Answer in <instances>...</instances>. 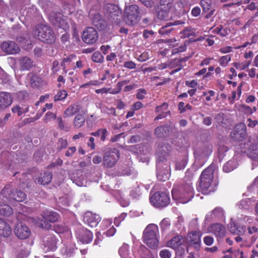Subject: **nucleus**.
Returning a JSON list of instances; mask_svg holds the SVG:
<instances>
[{
	"instance_id": "nucleus-1",
	"label": "nucleus",
	"mask_w": 258,
	"mask_h": 258,
	"mask_svg": "<svg viewBox=\"0 0 258 258\" xmlns=\"http://www.w3.org/2000/svg\"><path fill=\"white\" fill-rule=\"evenodd\" d=\"M166 146L158 148L157 151V177L159 180L165 181L170 176V162L167 159L168 155Z\"/></svg>"
},
{
	"instance_id": "nucleus-2",
	"label": "nucleus",
	"mask_w": 258,
	"mask_h": 258,
	"mask_svg": "<svg viewBox=\"0 0 258 258\" xmlns=\"http://www.w3.org/2000/svg\"><path fill=\"white\" fill-rule=\"evenodd\" d=\"M194 195V189L190 181L179 185H174L172 190V199L177 203L186 204Z\"/></svg>"
},
{
	"instance_id": "nucleus-3",
	"label": "nucleus",
	"mask_w": 258,
	"mask_h": 258,
	"mask_svg": "<svg viewBox=\"0 0 258 258\" xmlns=\"http://www.w3.org/2000/svg\"><path fill=\"white\" fill-rule=\"evenodd\" d=\"M215 165L211 164L201 173L199 188L204 194H209L215 190L216 183H213L214 172Z\"/></svg>"
},
{
	"instance_id": "nucleus-4",
	"label": "nucleus",
	"mask_w": 258,
	"mask_h": 258,
	"mask_svg": "<svg viewBox=\"0 0 258 258\" xmlns=\"http://www.w3.org/2000/svg\"><path fill=\"white\" fill-rule=\"evenodd\" d=\"M158 227L154 224L148 225L143 234V242L150 248L156 249L159 245Z\"/></svg>"
},
{
	"instance_id": "nucleus-5",
	"label": "nucleus",
	"mask_w": 258,
	"mask_h": 258,
	"mask_svg": "<svg viewBox=\"0 0 258 258\" xmlns=\"http://www.w3.org/2000/svg\"><path fill=\"white\" fill-rule=\"evenodd\" d=\"M33 34L34 37L48 44H52L55 40V36L52 29L45 24L37 25L33 30Z\"/></svg>"
},
{
	"instance_id": "nucleus-6",
	"label": "nucleus",
	"mask_w": 258,
	"mask_h": 258,
	"mask_svg": "<svg viewBox=\"0 0 258 258\" xmlns=\"http://www.w3.org/2000/svg\"><path fill=\"white\" fill-rule=\"evenodd\" d=\"M12 191L9 187H5L0 193V214L5 216H9L13 213L12 208L9 205L12 204L8 195Z\"/></svg>"
},
{
	"instance_id": "nucleus-7",
	"label": "nucleus",
	"mask_w": 258,
	"mask_h": 258,
	"mask_svg": "<svg viewBox=\"0 0 258 258\" xmlns=\"http://www.w3.org/2000/svg\"><path fill=\"white\" fill-rule=\"evenodd\" d=\"M151 204L156 208H162L166 207L170 203V198L165 192H157L151 196Z\"/></svg>"
},
{
	"instance_id": "nucleus-8",
	"label": "nucleus",
	"mask_w": 258,
	"mask_h": 258,
	"mask_svg": "<svg viewBox=\"0 0 258 258\" xmlns=\"http://www.w3.org/2000/svg\"><path fill=\"white\" fill-rule=\"evenodd\" d=\"M139 8L137 5H131L125 8L124 20L128 25H134L139 20Z\"/></svg>"
},
{
	"instance_id": "nucleus-9",
	"label": "nucleus",
	"mask_w": 258,
	"mask_h": 258,
	"mask_svg": "<svg viewBox=\"0 0 258 258\" xmlns=\"http://www.w3.org/2000/svg\"><path fill=\"white\" fill-rule=\"evenodd\" d=\"M173 0H160L158 9L157 17L160 20H164L167 18L171 9L173 7Z\"/></svg>"
},
{
	"instance_id": "nucleus-10",
	"label": "nucleus",
	"mask_w": 258,
	"mask_h": 258,
	"mask_svg": "<svg viewBox=\"0 0 258 258\" xmlns=\"http://www.w3.org/2000/svg\"><path fill=\"white\" fill-rule=\"evenodd\" d=\"M212 145L208 143L200 144L194 152L196 159L200 160L208 157L212 153Z\"/></svg>"
},
{
	"instance_id": "nucleus-11",
	"label": "nucleus",
	"mask_w": 258,
	"mask_h": 258,
	"mask_svg": "<svg viewBox=\"0 0 258 258\" xmlns=\"http://www.w3.org/2000/svg\"><path fill=\"white\" fill-rule=\"evenodd\" d=\"M119 152L116 149L106 152L103 158V164L106 167L113 166L119 158Z\"/></svg>"
},
{
	"instance_id": "nucleus-12",
	"label": "nucleus",
	"mask_w": 258,
	"mask_h": 258,
	"mask_svg": "<svg viewBox=\"0 0 258 258\" xmlns=\"http://www.w3.org/2000/svg\"><path fill=\"white\" fill-rule=\"evenodd\" d=\"M49 20L54 26L64 30H66L69 28L66 17L62 16L60 13L51 14Z\"/></svg>"
},
{
	"instance_id": "nucleus-13",
	"label": "nucleus",
	"mask_w": 258,
	"mask_h": 258,
	"mask_svg": "<svg viewBox=\"0 0 258 258\" xmlns=\"http://www.w3.org/2000/svg\"><path fill=\"white\" fill-rule=\"evenodd\" d=\"M98 33L96 30L92 27L86 28L83 32L82 40L84 42L89 44H94L98 39Z\"/></svg>"
},
{
	"instance_id": "nucleus-14",
	"label": "nucleus",
	"mask_w": 258,
	"mask_h": 258,
	"mask_svg": "<svg viewBox=\"0 0 258 258\" xmlns=\"http://www.w3.org/2000/svg\"><path fill=\"white\" fill-rule=\"evenodd\" d=\"M238 146L240 147V149H241L240 152L243 153L247 152L248 156L250 158L258 161V144H251L247 151H246V149L248 147V145H246L245 143H239Z\"/></svg>"
},
{
	"instance_id": "nucleus-15",
	"label": "nucleus",
	"mask_w": 258,
	"mask_h": 258,
	"mask_svg": "<svg viewBox=\"0 0 258 258\" xmlns=\"http://www.w3.org/2000/svg\"><path fill=\"white\" fill-rule=\"evenodd\" d=\"M14 233L18 238L22 239H26L31 234L29 227L21 223L17 224L14 229Z\"/></svg>"
},
{
	"instance_id": "nucleus-16",
	"label": "nucleus",
	"mask_w": 258,
	"mask_h": 258,
	"mask_svg": "<svg viewBox=\"0 0 258 258\" xmlns=\"http://www.w3.org/2000/svg\"><path fill=\"white\" fill-rule=\"evenodd\" d=\"M77 238L82 243L87 244L92 241L93 234L90 230L83 228L78 231Z\"/></svg>"
},
{
	"instance_id": "nucleus-17",
	"label": "nucleus",
	"mask_w": 258,
	"mask_h": 258,
	"mask_svg": "<svg viewBox=\"0 0 258 258\" xmlns=\"http://www.w3.org/2000/svg\"><path fill=\"white\" fill-rule=\"evenodd\" d=\"M85 223L91 227H96L100 221V217L98 215L93 214L90 212H86L83 216Z\"/></svg>"
},
{
	"instance_id": "nucleus-18",
	"label": "nucleus",
	"mask_w": 258,
	"mask_h": 258,
	"mask_svg": "<svg viewBox=\"0 0 258 258\" xmlns=\"http://www.w3.org/2000/svg\"><path fill=\"white\" fill-rule=\"evenodd\" d=\"M1 47L4 52L8 54H16L20 50L19 46L15 42L11 41L3 42Z\"/></svg>"
},
{
	"instance_id": "nucleus-19",
	"label": "nucleus",
	"mask_w": 258,
	"mask_h": 258,
	"mask_svg": "<svg viewBox=\"0 0 258 258\" xmlns=\"http://www.w3.org/2000/svg\"><path fill=\"white\" fill-rule=\"evenodd\" d=\"M202 233L200 231H192L188 234L187 237L190 242V244L193 245L195 248L198 250L201 247V237Z\"/></svg>"
},
{
	"instance_id": "nucleus-20",
	"label": "nucleus",
	"mask_w": 258,
	"mask_h": 258,
	"mask_svg": "<svg viewBox=\"0 0 258 258\" xmlns=\"http://www.w3.org/2000/svg\"><path fill=\"white\" fill-rule=\"evenodd\" d=\"M104 13L107 17L113 19H115L121 13V10L117 6L111 4H108L105 6Z\"/></svg>"
},
{
	"instance_id": "nucleus-21",
	"label": "nucleus",
	"mask_w": 258,
	"mask_h": 258,
	"mask_svg": "<svg viewBox=\"0 0 258 258\" xmlns=\"http://www.w3.org/2000/svg\"><path fill=\"white\" fill-rule=\"evenodd\" d=\"M5 187H9L12 191L10 192V195H8V198H10V202H12L13 204L15 202H22L26 198V195L24 192L21 190H14V189L10 185H7Z\"/></svg>"
},
{
	"instance_id": "nucleus-22",
	"label": "nucleus",
	"mask_w": 258,
	"mask_h": 258,
	"mask_svg": "<svg viewBox=\"0 0 258 258\" xmlns=\"http://www.w3.org/2000/svg\"><path fill=\"white\" fill-rule=\"evenodd\" d=\"M231 137L235 141L242 142L245 137L244 125H236L231 133Z\"/></svg>"
},
{
	"instance_id": "nucleus-23",
	"label": "nucleus",
	"mask_w": 258,
	"mask_h": 258,
	"mask_svg": "<svg viewBox=\"0 0 258 258\" xmlns=\"http://www.w3.org/2000/svg\"><path fill=\"white\" fill-rule=\"evenodd\" d=\"M209 230L217 237H223L225 233V227L219 223H215L211 225Z\"/></svg>"
},
{
	"instance_id": "nucleus-24",
	"label": "nucleus",
	"mask_w": 258,
	"mask_h": 258,
	"mask_svg": "<svg viewBox=\"0 0 258 258\" xmlns=\"http://www.w3.org/2000/svg\"><path fill=\"white\" fill-rule=\"evenodd\" d=\"M12 102V98L10 93L5 92L0 93V108H6L9 106Z\"/></svg>"
},
{
	"instance_id": "nucleus-25",
	"label": "nucleus",
	"mask_w": 258,
	"mask_h": 258,
	"mask_svg": "<svg viewBox=\"0 0 258 258\" xmlns=\"http://www.w3.org/2000/svg\"><path fill=\"white\" fill-rule=\"evenodd\" d=\"M187 59L188 57H185L180 59H174L172 60H169V62L170 63V69H171L178 67V68L174 70L171 74L180 71L183 67L182 63L185 62Z\"/></svg>"
},
{
	"instance_id": "nucleus-26",
	"label": "nucleus",
	"mask_w": 258,
	"mask_h": 258,
	"mask_svg": "<svg viewBox=\"0 0 258 258\" xmlns=\"http://www.w3.org/2000/svg\"><path fill=\"white\" fill-rule=\"evenodd\" d=\"M20 69L22 71L29 70L33 66V61L27 56H22L18 59Z\"/></svg>"
},
{
	"instance_id": "nucleus-27",
	"label": "nucleus",
	"mask_w": 258,
	"mask_h": 258,
	"mask_svg": "<svg viewBox=\"0 0 258 258\" xmlns=\"http://www.w3.org/2000/svg\"><path fill=\"white\" fill-rule=\"evenodd\" d=\"M183 242V237L180 235H177L169 240L167 242L166 246L172 249H176L182 244Z\"/></svg>"
},
{
	"instance_id": "nucleus-28",
	"label": "nucleus",
	"mask_w": 258,
	"mask_h": 258,
	"mask_svg": "<svg viewBox=\"0 0 258 258\" xmlns=\"http://www.w3.org/2000/svg\"><path fill=\"white\" fill-rule=\"evenodd\" d=\"M12 234V229L9 224L0 218V236L8 237Z\"/></svg>"
},
{
	"instance_id": "nucleus-29",
	"label": "nucleus",
	"mask_w": 258,
	"mask_h": 258,
	"mask_svg": "<svg viewBox=\"0 0 258 258\" xmlns=\"http://www.w3.org/2000/svg\"><path fill=\"white\" fill-rule=\"evenodd\" d=\"M80 106L77 103L70 105L64 111L63 117L65 118L73 116L80 110Z\"/></svg>"
},
{
	"instance_id": "nucleus-30",
	"label": "nucleus",
	"mask_w": 258,
	"mask_h": 258,
	"mask_svg": "<svg viewBox=\"0 0 258 258\" xmlns=\"http://www.w3.org/2000/svg\"><path fill=\"white\" fill-rule=\"evenodd\" d=\"M92 22L95 26L99 30H103L106 27V22L99 14H95L93 19Z\"/></svg>"
},
{
	"instance_id": "nucleus-31",
	"label": "nucleus",
	"mask_w": 258,
	"mask_h": 258,
	"mask_svg": "<svg viewBox=\"0 0 258 258\" xmlns=\"http://www.w3.org/2000/svg\"><path fill=\"white\" fill-rule=\"evenodd\" d=\"M180 24H181V23L179 21H175L174 23H168L159 29V33L162 35H167L173 30V29L171 27L172 26Z\"/></svg>"
},
{
	"instance_id": "nucleus-32",
	"label": "nucleus",
	"mask_w": 258,
	"mask_h": 258,
	"mask_svg": "<svg viewBox=\"0 0 258 258\" xmlns=\"http://www.w3.org/2000/svg\"><path fill=\"white\" fill-rule=\"evenodd\" d=\"M17 41L21 43L22 46L28 49L31 48V41L30 40V36L27 33H25L22 35H20L17 38Z\"/></svg>"
},
{
	"instance_id": "nucleus-33",
	"label": "nucleus",
	"mask_w": 258,
	"mask_h": 258,
	"mask_svg": "<svg viewBox=\"0 0 258 258\" xmlns=\"http://www.w3.org/2000/svg\"><path fill=\"white\" fill-rule=\"evenodd\" d=\"M42 216L44 220L50 222H54L59 218V215L57 213L50 211H44Z\"/></svg>"
},
{
	"instance_id": "nucleus-34",
	"label": "nucleus",
	"mask_w": 258,
	"mask_h": 258,
	"mask_svg": "<svg viewBox=\"0 0 258 258\" xmlns=\"http://www.w3.org/2000/svg\"><path fill=\"white\" fill-rule=\"evenodd\" d=\"M238 164L237 159L233 158L226 162L223 166V171L225 172H229L237 168Z\"/></svg>"
},
{
	"instance_id": "nucleus-35",
	"label": "nucleus",
	"mask_w": 258,
	"mask_h": 258,
	"mask_svg": "<svg viewBox=\"0 0 258 258\" xmlns=\"http://www.w3.org/2000/svg\"><path fill=\"white\" fill-rule=\"evenodd\" d=\"M118 252L122 258H132L133 255L130 250L129 245L126 243H123L119 248Z\"/></svg>"
},
{
	"instance_id": "nucleus-36",
	"label": "nucleus",
	"mask_w": 258,
	"mask_h": 258,
	"mask_svg": "<svg viewBox=\"0 0 258 258\" xmlns=\"http://www.w3.org/2000/svg\"><path fill=\"white\" fill-rule=\"evenodd\" d=\"M52 174L50 172H45L43 174L37 179V182L41 184H47L51 181Z\"/></svg>"
},
{
	"instance_id": "nucleus-37",
	"label": "nucleus",
	"mask_w": 258,
	"mask_h": 258,
	"mask_svg": "<svg viewBox=\"0 0 258 258\" xmlns=\"http://www.w3.org/2000/svg\"><path fill=\"white\" fill-rule=\"evenodd\" d=\"M45 243V247H47V250L54 251L56 248L57 239L54 236H51Z\"/></svg>"
},
{
	"instance_id": "nucleus-38",
	"label": "nucleus",
	"mask_w": 258,
	"mask_h": 258,
	"mask_svg": "<svg viewBox=\"0 0 258 258\" xmlns=\"http://www.w3.org/2000/svg\"><path fill=\"white\" fill-rule=\"evenodd\" d=\"M91 135L94 137H100L102 141H104L108 135V131L104 128H101L97 131L91 133Z\"/></svg>"
},
{
	"instance_id": "nucleus-39",
	"label": "nucleus",
	"mask_w": 258,
	"mask_h": 258,
	"mask_svg": "<svg viewBox=\"0 0 258 258\" xmlns=\"http://www.w3.org/2000/svg\"><path fill=\"white\" fill-rule=\"evenodd\" d=\"M31 86L33 88H37L42 84L41 79L36 75L30 74L28 76Z\"/></svg>"
},
{
	"instance_id": "nucleus-40",
	"label": "nucleus",
	"mask_w": 258,
	"mask_h": 258,
	"mask_svg": "<svg viewBox=\"0 0 258 258\" xmlns=\"http://www.w3.org/2000/svg\"><path fill=\"white\" fill-rule=\"evenodd\" d=\"M229 231L234 234L243 235L245 233V229L243 226L231 224L229 227Z\"/></svg>"
},
{
	"instance_id": "nucleus-41",
	"label": "nucleus",
	"mask_w": 258,
	"mask_h": 258,
	"mask_svg": "<svg viewBox=\"0 0 258 258\" xmlns=\"http://www.w3.org/2000/svg\"><path fill=\"white\" fill-rule=\"evenodd\" d=\"M85 118L80 113L77 114L74 119V125L76 128L81 127L84 123Z\"/></svg>"
},
{
	"instance_id": "nucleus-42",
	"label": "nucleus",
	"mask_w": 258,
	"mask_h": 258,
	"mask_svg": "<svg viewBox=\"0 0 258 258\" xmlns=\"http://www.w3.org/2000/svg\"><path fill=\"white\" fill-rule=\"evenodd\" d=\"M29 110V106H24L20 107L19 105H16L12 108V111L14 113H16L18 116L21 115L22 114L27 112Z\"/></svg>"
},
{
	"instance_id": "nucleus-43",
	"label": "nucleus",
	"mask_w": 258,
	"mask_h": 258,
	"mask_svg": "<svg viewBox=\"0 0 258 258\" xmlns=\"http://www.w3.org/2000/svg\"><path fill=\"white\" fill-rule=\"evenodd\" d=\"M31 11L32 10L29 8H22L20 11L21 15L19 16V19L23 22L26 19L29 18L31 17Z\"/></svg>"
},
{
	"instance_id": "nucleus-44",
	"label": "nucleus",
	"mask_w": 258,
	"mask_h": 258,
	"mask_svg": "<svg viewBox=\"0 0 258 258\" xmlns=\"http://www.w3.org/2000/svg\"><path fill=\"white\" fill-rule=\"evenodd\" d=\"M33 222L34 223V224L37 225L38 227L42 228H45V229H49L51 227L50 224L44 221L42 219H33Z\"/></svg>"
},
{
	"instance_id": "nucleus-45",
	"label": "nucleus",
	"mask_w": 258,
	"mask_h": 258,
	"mask_svg": "<svg viewBox=\"0 0 258 258\" xmlns=\"http://www.w3.org/2000/svg\"><path fill=\"white\" fill-rule=\"evenodd\" d=\"M186 163L187 158L186 157L178 158L175 163V169L181 170L185 167Z\"/></svg>"
},
{
	"instance_id": "nucleus-46",
	"label": "nucleus",
	"mask_w": 258,
	"mask_h": 258,
	"mask_svg": "<svg viewBox=\"0 0 258 258\" xmlns=\"http://www.w3.org/2000/svg\"><path fill=\"white\" fill-rule=\"evenodd\" d=\"M248 234L252 235L251 237V242H254L256 237L255 236V234L258 233V228L255 226L248 225L247 228Z\"/></svg>"
},
{
	"instance_id": "nucleus-47",
	"label": "nucleus",
	"mask_w": 258,
	"mask_h": 258,
	"mask_svg": "<svg viewBox=\"0 0 258 258\" xmlns=\"http://www.w3.org/2000/svg\"><path fill=\"white\" fill-rule=\"evenodd\" d=\"M200 5L204 12H207L212 7V0H201Z\"/></svg>"
},
{
	"instance_id": "nucleus-48",
	"label": "nucleus",
	"mask_w": 258,
	"mask_h": 258,
	"mask_svg": "<svg viewBox=\"0 0 258 258\" xmlns=\"http://www.w3.org/2000/svg\"><path fill=\"white\" fill-rule=\"evenodd\" d=\"M167 129L168 127L166 125L158 126L156 128L155 130V134L158 137H162L166 134V130Z\"/></svg>"
},
{
	"instance_id": "nucleus-49",
	"label": "nucleus",
	"mask_w": 258,
	"mask_h": 258,
	"mask_svg": "<svg viewBox=\"0 0 258 258\" xmlns=\"http://www.w3.org/2000/svg\"><path fill=\"white\" fill-rule=\"evenodd\" d=\"M75 250V249L73 247L65 246L62 249L61 252L67 257L72 256Z\"/></svg>"
},
{
	"instance_id": "nucleus-50",
	"label": "nucleus",
	"mask_w": 258,
	"mask_h": 258,
	"mask_svg": "<svg viewBox=\"0 0 258 258\" xmlns=\"http://www.w3.org/2000/svg\"><path fill=\"white\" fill-rule=\"evenodd\" d=\"M103 56L99 51L95 52L92 56V60L95 62L101 63L103 61Z\"/></svg>"
},
{
	"instance_id": "nucleus-51",
	"label": "nucleus",
	"mask_w": 258,
	"mask_h": 258,
	"mask_svg": "<svg viewBox=\"0 0 258 258\" xmlns=\"http://www.w3.org/2000/svg\"><path fill=\"white\" fill-rule=\"evenodd\" d=\"M231 57L230 55H226L221 56L219 59L218 62L222 67H226L228 64L229 61H230Z\"/></svg>"
},
{
	"instance_id": "nucleus-52",
	"label": "nucleus",
	"mask_w": 258,
	"mask_h": 258,
	"mask_svg": "<svg viewBox=\"0 0 258 258\" xmlns=\"http://www.w3.org/2000/svg\"><path fill=\"white\" fill-rule=\"evenodd\" d=\"M68 95L67 92L63 90L59 91L54 97V101L64 99Z\"/></svg>"
},
{
	"instance_id": "nucleus-53",
	"label": "nucleus",
	"mask_w": 258,
	"mask_h": 258,
	"mask_svg": "<svg viewBox=\"0 0 258 258\" xmlns=\"http://www.w3.org/2000/svg\"><path fill=\"white\" fill-rule=\"evenodd\" d=\"M250 62V61H245L242 63L234 62L233 65L237 69H239V70H244L249 67Z\"/></svg>"
},
{
	"instance_id": "nucleus-54",
	"label": "nucleus",
	"mask_w": 258,
	"mask_h": 258,
	"mask_svg": "<svg viewBox=\"0 0 258 258\" xmlns=\"http://www.w3.org/2000/svg\"><path fill=\"white\" fill-rule=\"evenodd\" d=\"M160 227L162 231L168 230L170 226V220L168 218L163 219L160 222Z\"/></svg>"
},
{
	"instance_id": "nucleus-55",
	"label": "nucleus",
	"mask_w": 258,
	"mask_h": 258,
	"mask_svg": "<svg viewBox=\"0 0 258 258\" xmlns=\"http://www.w3.org/2000/svg\"><path fill=\"white\" fill-rule=\"evenodd\" d=\"M215 31L218 34L223 37L228 35L227 30L225 28H223V27L221 25L217 27L215 29Z\"/></svg>"
},
{
	"instance_id": "nucleus-56",
	"label": "nucleus",
	"mask_w": 258,
	"mask_h": 258,
	"mask_svg": "<svg viewBox=\"0 0 258 258\" xmlns=\"http://www.w3.org/2000/svg\"><path fill=\"white\" fill-rule=\"evenodd\" d=\"M8 7L4 2L3 1L0 0V13L6 16L8 15Z\"/></svg>"
},
{
	"instance_id": "nucleus-57",
	"label": "nucleus",
	"mask_w": 258,
	"mask_h": 258,
	"mask_svg": "<svg viewBox=\"0 0 258 258\" xmlns=\"http://www.w3.org/2000/svg\"><path fill=\"white\" fill-rule=\"evenodd\" d=\"M248 200L247 199H244L240 201L239 202L237 203V207L239 209H248L249 207L248 204Z\"/></svg>"
},
{
	"instance_id": "nucleus-58",
	"label": "nucleus",
	"mask_w": 258,
	"mask_h": 258,
	"mask_svg": "<svg viewBox=\"0 0 258 258\" xmlns=\"http://www.w3.org/2000/svg\"><path fill=\"white\" fill-rule=\"evenodd\" d=\"M159 256L161 258H171V253L168 249H164L159 252Z\"/></svg>"
},
{
	"instance_id": "nucleus-59",
	"label": "nucleus",
	"mask_w": 258,
	"mask_h": 258,
	"mask_svg": "<svg viewBox=\"0 0 258 258\" xmlns=\"http://www.w3.org/2000/svg\"><path fill=\"white\" fill-rule=\"evenodd\" d=\"M56 114L52 112L48 111L45 115L44 117V121L45 122H47L49 121L51 119L55 118Z\"/></svg>"
},
{
	"instance_id": "nucleus-60",
	"label": "nucleus",
	"mask_w": 258,
	"mask_h": 258,
	"mask_svg": "<svg viewBox=\"0 0 258 258\" xmlns=\"http://www.w3.org/2000/svg\"><path fill=\"white\" fill-rule=\"evenodd\" d=\"M168 105L166 103H163L161 105L157 106L155 111L157 113H164V111L166 110L168 108Z\"/></svg>"
},
{
	"instance_id": "nucleus-61",
	"label": "nucleus",
	"mask_w": 258,
	"mask_h": 258,
	"mask_svg": "<svg viewBox=\"0 0 258 258\" xmlns=\"http://www.w3.org/2000/svg\"><path fill=\"white\" fill-rule=\"evenodd\" d=\"M241 111H244L245 113L251 114L253 113L252 109L248 106L246 105H241L240 107Z\"/></svg>"
},
{
	"instance_id": "nucleus-62",
	"label": "nucleus",
	"mask_w": 258,
	"mask_h": 258,
	"mask_svg": "<svg viewBox=\"0 0 258 258\" xmlns=\"http://www.w3.org/2000/svg\"><path fill=\"white\" fill-rule=\"evenodd\" d=\"M58 145L60 149L66 148L68 145V141L67 139L62 138L59 139L58 142Z\"/></svg>"
},
{
	"instance_id": "nucleus-63",
	"label": "nucleus",
	"mask_w": 258,
	"mask_h": 258,
	"mask_svg": "<svg viewBox=\"0 0 258 258\" xmlns=\"http://www.w3.org/2000/svg\"><path fill=\"white\" fill-rule=\"evenodd\" d=\"M123 67L129 69H134L136 68V64L132 61H126L124 62Z\"/></svg>"
},
{
	"instance_id": "nucleus-64",
	"label": "nucleus",
	"mask_w": 258,
	"mask_h": 258,
	"mask_svg": "<svg viewBox=\"0 0 258 258\" xmlns=\"http://www.w3.org/2000/svg\"><path fill=\"white\" fill-rule=\"evenodd\" d=\"M39 5L45 10L47 9L50 4L49 0H39Z\"/></svg>"
}]
</instances>
